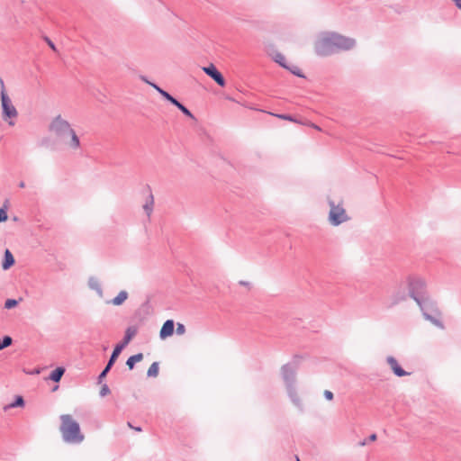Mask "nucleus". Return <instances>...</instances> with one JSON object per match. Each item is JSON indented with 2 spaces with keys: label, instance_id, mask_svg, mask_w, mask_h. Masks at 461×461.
Masks as SVG:
<instances>
[{
  "label": "nucleus",
  "instance_id": "nucleus-1",
  "mask_svg": "<svg viewBox=\"0 0 461 461\" xmlns=\"http://www.w3.org/2000/svg\"><path fill=\"white\" fill-rule=\"evenodd\" d=\"M357 45L354 38L336 32L325 31L318 33L313 42L314 53L321 58L349 51Z\"/></svg>",
  "mask_w": 461,
  "mask_h": 461
},
{
  "label": "nucleus",
  "instance_id": "nucleus-2",
  "mask_svg": "<svg viewBox=\"0 0 461 461\" xmlns=\"http://www.w3.org/2000/svg\"><path fill=\"white\" fill-rule=\"evenodd\" d=\"M302 360V356L295 355L290 362L283 365L280 369L281 377L285 384L287 396L294 406L300 411H303L304 406L297 388L296 373Z\"/></svg>",
  "mask_w": 461,
  "mask_h": 461
},
{
  "label": "nucleus",
  "instance_id": "nucleus-3",
  "mask_svg": "<svg viewBox=\"0 0 461 461\" xmlns=\"http://www.w3.org/2000/svg\"><path fill=\"white\" fill-rule=\"evenodd\" d=\"M50 131L57 141L63 144L68 149L77 151L81 147L79 137L70 123L60 115L56 116L49 126Z\"/></svg>",
  "mask_w": 461,
  "mask_h": 461
},
{
  "label": "nucleus",
  "instance_id": "nucleus-4",
  "mask_svg": "<svg viewBox=\"0 0 461 461\" xmlns=\"http://www.w3.org/2000/svg\"><path fill=\"white\" fill-rule=\"evenodd\" d=\"M62 439L67 444L78 445L85 439L79 423L70 414H62L59 417Z\"/></svg>",
  "mask_w": 461,
  "mask_h": 461
},
{
  "label": "nucleus",
  "instance_id": "nucleus-5",
  "mask_svg": "<svg viewBox=\"0 0 461 461\" xmlns=\"http://www.w3.org/2000/svg\"><path fill=\"white\" fill-rule=\"evenodd\" d=\"M409 296L412 298L419 306L430 303L433 300L427 293V283L421 276H411L407 278Z\"/></svg>",
  "mask_w": 461,
  "mask_h": 461
},
{
  "label": "nucleus",
  "instance_id": "nucleus-6",
  "mask_svg": "<svg viewBox=\"0 0 461 461\" xmlns=\"http://www.w3.org/2000/svg\"><path fill=\"white\" fill-rule=\"evenodd\" d=\"M136 334H137L136 327L130 326L126 329L122 340L114 347L105 367L98 375V383L99 384H101L103 382V379L107 375L108 372L111 370V368L114 365L115 361L117 360V358L120 356L122 349L131 342V340L133 339V337Z\"/></svg>",
  "mask_w": 461,
  "mask_h": 461
},
{
  "label": "nucleus",
  "instance_id": "nucleus-7",
  "mask_svg": "<svg viewBox=\"0 0 461 461\" xmlns=\"http://www.w3.org/2000/svg\"><path fill=\"white\" fill-rule=\"evenodd\" d=\"M0 84L2 86L0 92L2 118L4 121L8 122L9 126H14L15 124V120L18 117V111L14 105L12 99L5 92L4 81L1 78Z\"/></svg>",
  "mask_w": 461,
  "mask_h": 461
},
{
  "label": "nucleus",
  "instance_id": "nucleus-8",
  "mask_svg": "<svg viewBox=\"0 0 461 461\" xmlns=\"http://www.w3.org/2000/svg\"><path fill=\"white\" fill-rule=\"evenodd\" d=\"M425 320L431 322L434 326L440 330H444L445 326L442 321L439 319L440 312L436 307L434 301L430 303H426L423 306H419Z\"/></svg>",
  "mask_w": 461,
  "mask_h": 461
},
{
  "label": "nucleus",
  "instance_id": "nucleus-9",
  "mask_svg": "<svg viewBox=\"0 0 461 461\" xmlns=\"http://www.w3.org/2000/svg\"><path fill=\"white\" fill-rule=\"evenodd\" d=\"M330 207L329 212V221L332 226H339L349 221L346 210L340 204H335L333 201L329 202Z\"/></svg>",
  "mask_w": 461,
  "mask_h": 461
},
{
  "label": "nucleus",
  "instance_id": "nucleus-10",
  "mask_svg": "<svg viewBox=\"0 0 461 461\" xmlns=\"http://www.w3.org/2000/svg\"><path fill=\"white\" fill-rule=\"evenodd\" d=\"M203 72L212 78L219 86H225V79L221 73L216 68L213 64L203 68Z\"/></svg>",
  "mask_w": 461,
  "mask_h": 461
},
{
  "label": "nucleus",
  "instance_id": "nucleus-11",
  "mask_svg": "<svg viewBox=\"0 0 461 461\" xmlns=\"http://www.w3.org/2000/svg\"><path fill=\"white\" fill-rule=\"evenodd\" d=\"M386 363L388 364V366H390L391 370L393 371V373L396 376L402 377V376L410 375V373L406 372L405 370H403L401 367V366L399 365L397 359L394 357L388 356L386 357Z\"/></svg>",
  "mask_w": 461,
  "mask_h": 461
},
{
  "label": "nucleus",
  "instance_id": "nucleus-12",
  "mask_svg": "<svg viewBox=\"0 0 461 461\" xmlns=\"http://www.w3.org/2000/svg\"><path fill=\"white\" fill-rule=\"evenodd\" d=\"M175 323L173 320H167L164 322L160 331L159 337L161 339H165L170 337L174 333Z\"/></svg>",
  "mask_w": 461,
  "mask_h": 461
},
{
  "label": "nucleus",
  "instance_id": "nucleus-13",
  "mask_svg": "<svg viewBox=\"0 0 461 461\" xmlns=\"http://www.w3.org/2000/svg\"><path fill=\"white\" fill-rule=\"evenodd\" d=\"M87 285L91 290L95 291L100 298L104 297L103 287L97 277L90 276L87 280Z\"/></svg>",
  "mask_w": 461,
  "mask_h": 461
},
{
  "label": "nucleus",
  "instance_id": "nucleus-14",
  "mask_svg": "<svg viewBox=\"0 0 461 461\" xmlns=\"http://www.w3.org/2000/svg\"><path fill=\"white\" fill-rule=\"evenodd\" d=\"M142 208H143V211L145 212L148 219H149L153 212V209H154V196L151 194V192H149L148 197L146 198V201H145L144 204L142 205Z\"/></svg>",
  "mask_w": 461,
  "mask_h": 461
},
{
  "label": "nucleus",
  "instance_id": "nucleus-15",
  "mask_svg": "<svg viewBox=\"0 0 461 461\" xmlns=\"http://www.w3.org/2000/svg\"><path fill=\"white\" fill-rule=\"evenodd\" d=\"M128 292L125 290H122L119 292V294L113 298L111 301L107 302L108 303H111L115 306L122 305L127 299H128Z\"/></svg>",
  "mask_w": 461,
  "mask_h": 461
},
{
  "label": "nucleus",
  "instance_id": "nucleus-16",
  "mask_svg": "<svg viewBox=\"0 0 461 461\" xmlns=\"http://www.w3.org/2000/svg\"><path fill=\"white\" fill-rule=\"evenodd\" d=\"M14 262L15 261H14V258L13 254L11 253V251L9 249H6L5 251L4 260L2 263L3 269H5V270L9 269L12 266H14Z\"/></svg>",
  "mask_w": 461,
  "mask_h": 461
},
{
  "label": "nucleus",
  "instance_id": "nucleus-17",
  "mask_svg": "<svg viewBox=\"0 0 461 461\" xmlns=\"http://www.w3.org/2000/svg\"><path fill=\"white\" fill-rule=\"evenodd\" d=\"M406 298H407V294L403 291H402V292L398 291V292L394 293L391 297V306H394V305L400 303L401 302L405 301Z\"/></svg>",
  "mask_w": 461,
  "mask_h": 461
},
{
  "label": "nucleus",
  "instance_id": "nucleus-18",
  "mask_svg": "<svg viewBox=\"0 0 461 461\" xmlns=\"http://www.w3.org/2000/svg\"><path fill=\"white\" fill-rule=\"evenodd\" d=\"M143 359V354L142 353H138L136 355H133L131 357H130L127 361H126V365L127 366L129 367V369H133L134 368V365L137 363V362H140Z\"/></svg>",
  "mask_w": 461,
  "mask_h": 461
},
{
  "label": "nucleus",
  "instance_id": "nucleus-19",
  "mask_svg": "<svg viewBox=\"0 0 461 461\" xmlns=\"http://www.w3.org/2000/svg\"><path fill=\"white\" fill-rule=\"evenodd\" d=\"M65 373V368L64 367H57L56 369H54L50 375V379L54 381V382H59L62 375H64Z\"/></svg>",
  "mask_w": 461,
  "mask_h": 461
},
{
  "label": "nucleus",
  "instance_id": "nucleus-20",
  "mask_svg": "<svg viewBox=\"0 0 461 461\" xmlns=\"http://www.w3.org/2000/svg\"><path fill=\"white\" fill-rule=\"evenodd\" d=\"M158 363L153 362L148 369L147 375L149 377H157L158 375Z\"/></svg>",
  "mask_w": 461,
  "mask_h": 461
},
{
  "label": "nucleus",
  "instance_id": "nucleus-21",
  "mask_svg": "<svg viewBox=\"0 0 461 461\" xmlns=\"http://www.w3.org/2000/svg\"><path fill=\"white\" fill-rule=\"evenodd\" d=\"M24 405V400L22 396H17L12 403L6 405L5 410H8L11 408L23 407Z\"/></svg>",
  "mask_w": 461,
  "mask_h": 461
},
{
  "label": "nucleus",
  "instance_id": "nucleus-22",
  "mask_svg": "<svg viewBox=\"0 0 461 461\" xmlns=\"http://www.w3.org/2000/svg\"><path fill=\"white\" fill-rule=\"evenodd\" d=\"M274 60L285 68H289L285 62V58L282 53H276L274 57Z\"/></svg>",
  "mask_w": 461,
  "mask_h": 461
},
{
  "label": "nucleus",
  "instance_id": "nucleus-23",
  "mask_svg": "<svg viewBox=\"0 0 461 461\" xmlns=\"http://www.w3.org/2000/svg\"><path fill=\"white\" fill-rule=\"evenodd\" d=\"M161 95L166 99L167 100L168 102H170L173 105H178L179 104V101L176 100L173 95H171L169 93H167V91H161Z\"/></svg>",
  "mask_w": 461,
  "mask_h": 461
},
{
  "label": "nucleus",
  "instance_id": "nucleus-24",
  "mask_svg": "<svg viewBox=\"0 0 461 461\" xmlns=\"http://www.w3.org/2000/svg\"><path fill=\"white\" fill-rule=\"evenodd\" d=\"M12 342L13 339L10 336H5L3 339H0V350L12 345Z\"/></svg>",
  "mask_w": 461,
  "mask_h": 461
},
{
  "label": "nucleus",
  "instance_id": "nucleus-25",
  "mask_svg": "<svg viewBox=\"0 0 461 461\" xmlns=\"http://www.w3.org/2000/svg\"><path fill=\"white\" fill-rule=\"evenodd\" d=\"M185 115H186L187 117L189 118H192V119H194V116L193 115V113L184 105L182 104L180 102H179V104L178 105H176Z\"/></svg>",
  "mask_w": 461,
  "mask_h": 461
},
{
  "label": "nucleus",
  "instance_id": "nucleus-26",
  "mask_svg": "<svg viewBox=\"0 0 461 461\" xmlns=\"http://www.w3.org/2000/svg\"><path fill=\"white\" fill-rule=\"evenodd\" d=\"M17 304H18L17 300H15V299H7L5 301V307L6 309H12V308L15 307Z\"/></svg>",
  "mask_w": 461,
  "mask_h": 461
},
{
  "label": "nucleus",
  "instance_id": "nucleus-27",
  "mask_svg": "<svg viewBox=\"0 0 461 461\" xmlns=\"http://www.w3.org/2000/svg\"><path fill=\"white\" fill-rule=\"evenodd\" d=\"M288 70H290L294 75L297 76V77H303L304 76L302 74L301 72V69L295 66L294 67H289V68H287Z\"/></svg>",
  "mask_w": 461,
  "mask_h": 461
},
{
  "label": "nucleus",
  "instance_id": "nucleus-28",
  "mask_svg": "<svg viewBox=\"0 0 461 461\" xmlns=\"http://www.w3.org/2000/svg\"><path fill=\"white\" fill-rule=\"evenodd\" d=\"M141 79L146 82L147 84H149V86H151L154 89H156L160 95H161V91H164V89H162L160 86H158V85H156L155 83H151L149 82L148 79H146L144 77H141Z\"/></svg>",
  "mask_w": 461,
  "mask_h": 461
},
{
  "label": "nucleus",
  "instance_id": "nucleus-29",
  "mask_svg": "<svg viewBox=\"0 0 461 461\" xmlns=\"http://www.w3.org/2000/svg\"><path fill=\"white\" fill-rule=\"evenodd\" d=\"M110 392H111V391H110L109 386H108L106 384H103V385H102V387H101V390H100V396H101V397H104V396L107 395L108 393H110Z\"/></svg>",
  "mask_w": 461,
  "mask_h": 461
},
{
  "label": "nucleus",
  "instance_id": "nucleus-30",
  "mask_svg": "<svg viewBox=\"0 0 461 461\" xmlns=\"http://www.w3.org/2000/svg\"><path fill=\"white\" fill-rule=\"evenodd\" d=\"M176 334L178 335H182L185 332V327L184 324L182 323H177L176 325Z\"/></svg>",
  "mask_w": 461,
  "mask_h": 461
},
{
  "label": "nucleus",
  "instance_id": "nucleus-31",
  "mask_svg": "<svg viewBox=\"0 0 461 461\" xmlns=\"http://www.w3.org/2000/svg\"><path fill=\"white\" fill-rule=\"evenodd\" d=\"M7 220V212L4 208H0V222L5 221Z\"/></svg>",
  "mask_w": 461,
  "mask_h": 461
},
{
  "label": "nucleus",
  "instance_id": "nucleus-32",
  "mask_svg": "<svg viewBox=\"0 0 461 461\" xmlns=\"http://www.w3.org/2000/svg\"><path fill=\"white\" fill-rule=\"evenodd\" d=\"M323 395H324V398H325L326 400H328V401H331V400H333V398H334V394H333V393H332L331 391H330V390H325V391L323 392Z\"/></svg>",
  "mask_w": 461,
  "mask_h": 461
},
{
  "label": "nucleus",
  "instance_id": "nucleus-33",
  "mask_svg": "<svg viewBox=\"0 0 461 461\" xmlns=\"http://www.w3.org/2000/svg\"><path fill=\"white\" fill-rule=\"evenodd\" d=\"M276 117L280 118V119H283V120H287V121H290V122H295V120L289 114H275Z\"/></svg>",
  "mask_w": 461,
  "mask_h": 461
},
{
  "label": "nucleus",
  "instance_id": "nucleus-34",
  "mask_svg": "<svg viewBox=\"0 0 461 461\" xmlns=\"http://www.w3.org/2000/svg\"><path fill=\"white\" fill-rule=\"evenodd\" d=\"M45 41L53 50H56L55 44L48 37H45Z\"/></svg>",
  "mask_w": 461,
  "mask_h": 461
},
{
  "label": "nucleus",
  "instance_id": "nucleus-35",
  "mask_svg": "<svg viewBox=\"0 0 461 461\" xmlns=\"http://www.w3.org/2000/svg\"><path fill=\"white\" fill-rule=\"evenodd\" d=\"M376 439V434H371L368 438L369 441H375Z\"/></svg>",
  "mask_w": 461,
  "mask_h": 461
},
{
  "label": "nucleus",
  "instance_id": "nucleus-36",
  "mask_svg": "<svg viewBox=\"0 0 461 461\" xmlns=\"http://www.w3.org/2000/svg\"><path fill=\"white\" fill-rule=\"evenodd\" d=\"M453 1L455 2L456 5L459 9H461V0H453Z\"/></svg>",
  "mask_w": 461,
  "mask_h": 461
},
{
  "label": "nucleus",
  "instance_id": "nucleus-37",
  "mask_svg": "<svg viewBox=\"0 0 461 461\" xmlns=\"http://www.w3.org/2000/svg\"><path fill=\"white\" fill-rule=\"evenodd\" d=\"M19 187L23 188L25 187V183L23 181L19 183Z\"/></svg>",
  "mask_w": 461,
  "mask_h": 461
},
{
  "label": "nucleus",
  "instance_id": "nucleus-38",
  "mask_svg": "<svg viewBox=\"0 0 461 461\" xmlns=\"http://www.w3.org/2000/svg\"><path fill=\"white\" fill-rule=\"evenodd\" d=\"M366 444V440L362 441V442L360 443V445H361V446H365Z\"/></svg>",
  "mask_w": 461,
  "mask_h": 461
},
{
  "label": "nucleus",
  "instance_id": "nucleus-39",
  "mask_svg": "<svg viewBox=\"0 0 461 461\" xmlns=\"http://www.w3.org/2000/svg\"><path fill=\"white\" fill-rule=\"evenodd\" d=\"M133 429H134L135 430H137V431H140V430H141V429H140V427H138V428H133Z\"/></svg>",
  "mask_w": 461,
  "mask_h": 461
},
{
  "label": "nucleus",
  "instance_id": "nucleus-40",
  "mask_svg": "<svg viewBox=\"0 0 461 461\" xmlns=\"http://www.w3.org/2000/svg\"><path fill=\"white\" fill-rule=\"evenodd\" d=\"M240 285H246V282L241 281V282H240Z\"/></svg>",
  "mask_w": 461,
  "mask_h": 461
},
{
  "label": "nucleus",
  "instance_id": "nucleus-41",
  "mask_svg": "<svg viewBox=\"0 0 461 461\" xmlns=\"http://www.w3.org/2000/svg\"><path fill=\"white\" fill-rule=\"evenodd\" d=\"M314 128L317 130H321L320 127H318L317 125H314Z\"/></svg>",
  "mask_w": 461,
  "mask_h": 461
}]
</instances>
